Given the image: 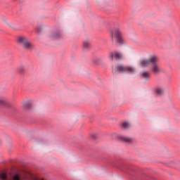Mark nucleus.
I'll return each mask as SVG.
<instances>
[{
  "label": "nucleus",
  "instance_id": "nucleus-2",
  "mask_svg": "<svg viewBox=\"0 0 180 180\" xmlns=\"http://www.w3.org/2000/svg\"><path fill=\"white\" fill-rule=\"evenodd\" d=\"M17 41L18 44L22 46L25 50L32 51V50H34V45L32 44V42L29 41V39L26 37H18Z\"/></svg>",
  "mask_w": 180,
  "mask_h": 180
},
{
  "label": "nucleus",
  "instance_id": "nucleus-13",
  "mask_svg": "<svg viewBox=\"0 0 180 180\" xmlns=\"http://www.w3.org/2000/svg\"><path fill=\"white\" fill-rule=\"evenodd\" d=\"M155 94L161 96V95H164V89L162 88H157L155 89Z\"/></svg>",
  "mask_w": 180,
  "mask_h": 180
},
{
  "label": "nucleus",
  "instance_id": "nucleus-1",
  "mask_svg": "<svg viewBox=\"0 0 180 180\" xmlns=\"http://www.w3.org/2000/svg\"><path fill=\"white\" fill-rule=\"evenodd\" d=\"M158 57L157 56H153L149 59H143L141 61L140 64L141 67H147L148 65H152L151 70L154 74H158L160 72V66L158 65Z\"/></svg>",
  "mask_w": 180,
  "mask_h": 180
},
{
  "label": "nucleus",
  "instance_id": "nucleus-10",
  "mask_svg": "<svg viewBox=\"0 0 180 180\" xmlns=\"http://www.w3.org/2000/svg\"><path fill=\"white\" fill-rule=\"evenodd\" d=\"M0 180H9L8 172L6 171L0 172Z\"/></svg>",
  "mask_w": 180,
  "mask_h": 180
},
{
  "label": "nucleus",
  "instance_id": "nucleus-9",
  "mask_svg": "<svg viewBox=\"0 0 180 180\" xmlns=\"http://www.w3.org/2000/svg\"><path fill=\"white\" fill-rule=\"evenodd\" d=\"M150 77H151V74L149 72L145 71L140 74V78L143 79H150Z\"/></svg>",
  "mask_w": 180,
  "mask_h": 180
},
{
  "label": "nucleus",
  "instance_id": "nucleus-8",
  "mask_svg": "<svg viewBox=\"0 0 180 180\" xmlns=\"http://www.w3.org/2000/svg\"><path fill=\"white\" fill-rule=\"evenodd\" d=\"M118 140L120 141H123L124 143H133V138L127 137V136H119Z\"/></svg>",
  "mask_w": 180,
  "mask_h": 180
},
{
  "label": "nucleus",
  "instance_id": "nucleus-14",
  "mask_svg": "<svg viewBox=\"0 0 180 180\" xmlns=\"http://www.w3.org/2000/svg\"><path fill=\"white\" fill-rule=\"evenodd\" d=\"M129 126H130V124H129V122H123L122 124H121V127L122 128V129H129Z\"/></svg>",
  "mask_w": 180,
  "mask_h": 180
},
{
  "label": "nucleus",
  "instance_id": "nucleus-15",
  "mask_svg": "<svg viewBox=\"0 0 180 180\" xmlns=\"http://www.w3.org/2000/svg\"><path fill=\"white\" fill-rule=\"evenodd\" d=\"M84 49H89L91 47V44L88 41H84L83 43Z\"/></svg>",
  "mask_w": 180,
  "mask_h": 180
},
{
  "label": "nucleus",
  "instance_id": "nucleus-17",
  "mask_svg": "<svg viewBox=\"0 0 180 180\" xmlns=\"http://www.w3.org/2000/svg\"><path fill=\"white\" fill-rule=\"evenodd\" d=\"M37 32H38V33H41V27H37Z\"/></svg>",
  "mask_w": 180,
  "mask_h": 180
},
{
  "label": "nucleus",
  "instance_id": "nucleus-5",
  "mask_svg": "<svg viewBox=\"0 0 180 180\" xmlns=\"http://www.w3.org/2000/svg\"><path fill=\"white\" fill-rule=\"evenodd\" d=\"M111 37L113 39V37L116 38L117 43L119 44H124V39H123V34L120 30V28H115L110 31Z\"/></svg>",
  "mask_w": 180,
  "mask_h": 180
},
{
  "label": "nucleus",
  "instance_id": "nucleus-7",
  "mask_svg": "<svg viewBox=\"0 0 180 180\" xmlns=\"http://www.w3.org/2000/svg\"><path fill=\"white\" fill-rule=\"evenodd\" d=\"M0 106H3V108H6V109L13 108V107H12V105H11L9 103H8V101L2 98H0Z\"/></svg>",
  "mask_w": 180,
  "mask_h": 180
},
{
  "label": "nucleus",
  "instance_id": "nucleus-12",
  "mask_svg": "<svg viewBox=\"0 0 180 180\" xmlns=\"http://www.w3.org/2000/svg\"><path fill=\"white\" fill-rule=\"evenodd\" d=\"M23 108L25 110H29L32 109V103L27 101L23 104Z\"/></svg>",
  "mask_w": 180,
  "mask_h": 180
},
{
  "label": "nucleus",
  "instance_id": "nucleus-11",
  "mask_svg": "<svg viewBox=\"0 0 180 180\" xmlns=\"http://www.w3.org/2000/svg\"><path fill=\"white\" fill-rule=\"evenodd\" d=\"M63 37V35L61 34V32H60V31H57L56 32L52 34V35L51 36V39H60Z\"/></svg>",
  "mask_w": 180,
  "mask_h": 180
},
{
  "label": "nucleus",
  "instance_id": "nucleus-18",
  "mask_svg": "<svg viewBox=\"0 0 180 180\" xmlns=\"http://www.w3.org/2000/svg\"><path fill=\"white\" fill-rule=\"evenodd\" d=\"M91 138L93 139V140H95V139H96V134H92Z\"/></svg>",
  "mask_w": 180,
  "mask_h": 180
},
{
  "label": "nucleus",
  "instance_id": "nucleus-6",
  "mask_svg": "<svg viewBox=\"0 0 180 180\" xmlns=\"http://www.w3.org/2000/svg\"><path fill=\"white\" fill-rule=\"evenodd\" d=\"M108 57L111 61H113L114 58H115V60H122V58H123V54L119 51H115L114 53L110 52Z\"/></svg>",
  "mask_w": 180,
  "mask_h": 180
},
{
  "label": "nucleus",
  "instance_id": "nucleus-4",
  "mask_svg": "<svg viewBox=\"0 0 180 180\" xmlns=\"http://www.w3.org/2000/svg\"><path fill=\"white\" fill-rule=\"evenodd\" d=\"M134 68L131 66H124V65H118L115 67V71L112 70L114 74L121 73L123 74L124 72H129V74H134Z\"/></svg>",
  "mask_w": 180,
  "mask_h": 180
},
{
  "label": "nucleus",
  "instance_id": "nucleus-3",
  "mask_svg": "<svg viewBox=\"0 0 180 180\" xmlns=\"http://www.w3.org/2000/svg\"><path fill=\"white\" fill-rule=\"evenodd\" d=\"M11 180H44L43 179H40L34 176V174L32 173H27L25 174L22 177H20V174L15 173L11 176Z\"/></svg>",
  "mask_w": 180,
  "mask_h": 180
},
{
  "label": "nucleus",
  "instance_id": "nucleus-16",
  "mask_svg": "<svg viewBox=\"0 0 180 180\" xmlns=\"http://www.w3.org/2000/svg\"><path fill=\"white\" fill-rule=\"evenodd\" d=\"M18 72H20V74H25V66H20L18 68Z\"/></svg>",
  "mask_w": 180,
  "mask_h": 180
}]
</instances>
